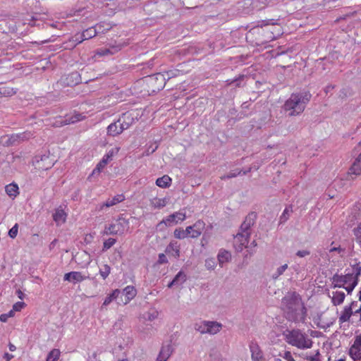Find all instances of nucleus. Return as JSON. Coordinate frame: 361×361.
Wrapping results in <instances>:
<instances>
[{"mask_svg": "<svg viewBox=\"0 0 361 361\" xmlns=\"http://www.w3.org/2000/svg\"><path fill=\"white\" fill-rule=\"evenodd\" d=\"M282 305L289 321L295 323L305 322L307 312L299 295L295 293L286 295L282 300Z\"/></svg>", "mask_w": 361, "mask_h": 361, "instance_id": "nucleus-1", "label": "nucleus"}, {"mask_svg": "<svg viewBox=\"0 0 361 361\" xmlns=\"http://www.w3.org/2000/svg\"><path fill=\"white\" fill-rule=\"evenodd\" d=\"M309 92H302L292 94L286 101L283 110L290 116H295L302 114L311 99Z\"/></svg>", "mask_w": 361, "mask_h": 361, "instance_id": "nucleus-2", "label": "nucleus"}, {"mask_svg": "<svg viewBox=\"0 0 361 361\" xmlns=\"http://www.w3.org/2000/svg\"><path fill=\"white\" fill-rule=\"evenodd\" d=\"M283 336L288 344L300 350L310 349L313 345L312 340L299 329H287L283 332Z\"/></svg>", "mask_w": 361, "mask_h": 361, "instance_id": "nucleus-3", "label": "nucleus"}, {"mask_svg": "<svg viewBox=\"0 0 361 361\" xmlns=\"http://www.w3.org/2000/svg\"><path fill=\"white\" fill-rule=\"evenodd\" d=\"M360 271L346 274L345 275L335 274L333 277L334 287L343 288L350 294L358 283V276Z\"/></svg>", "mask_w": 361, "mask_h": 361, "instance_id": "nucleus-4", "label": "nucleus"}, {"mask_svg": "<svg viewBox=\"0 0 361 361\" xmlns=\"http://www.w3.org/2000/svg\"><path fill=\"white\" fill-rule=\"evenodd\" d=\"M133 121V117L129 114H123L116 122L111 123L107 127V134L110 136H116L129 128Z\"/></svg>", "mask_w": 361, "mask_h": 361, "instance_id": "nucleus-5", "label": "nucleus"}, {"mask_svg": "<svg viewBox=\"0 0 361 361\" xmlns=\"http://www.w3.org/2000/svg\"><path fill=\"white\" fill-rule=\"evenodd\" d=\"M128 220L119 218L114 223L106 226L103 233L104 235H122L128 231Z\"/></svg>", "mask_w": 361, "mask_h": 361, "instance_id": "nucleus-6", "label": "nucleus"}, {"mask_svg": "<svg viewBox=\"0 0 361 361\" xmlns=\"http://www.w3.org/2000/svg\"><path fill=\"white\" fill-rule=\"evenodd\" d=\"M186 219V212L185 209H181L178 212H176L164 218L161 221L159 222L158 226L164 224L167 227H171L174 225L180 224Z\"/></svg>", "mask_w": 361, "mask_h": 361, "instance_id": "nucleus-7", "label": "nucleus"}, {"mask_svg": "<svg viewBox=\"0 0 361 361\" xmlns=\"http://www.w3.org/2000/svg\"><path fill=\"white\" fill-rule=\"evenodd\" d=\"M313 257L314 262L321 267L328 266L331 258L328 250L323 247L317 248Z\"/></svg>", "mask_w": 361, "mask_h": 361, "instance_id": "nucleus-8", "label": "nucleus"}, {"mask_svg": "<svg viewBox=\"0 0 361 361\" xmlns=\"http://www.w3.org/2000/svg\"><path fill=\"white\" fill-rule=\"evenodd\" d=\"M204 227V222L202 220H198L193 225L187 226L185 231L189 238H197L201 235Z\"/></svg>", "mask_w": 361, "mask_h": 361, "instance_id": "nucleus-9", "label": "nucleus"}, {"mask_svg": "<svg viewBox=\"0 0 361 361\" xmlns=\"http://www.w3.org/2000/svg\"><path fill=\"white\" fill-rule=\"evenodd\" d=\"M35 169L39 171H45L54 166V161L48 156L43 155L40 158L36 157L33 161Z\"/></svg>", "mask_w": 361, "mask_h": 361, "instance_id": "nucleus-10", "label": "nucleus"}, {"mask_svg": "<svg viewBox=\"0 0 361 361\" xmlns=\"http://www.w3.org/2000/svg\"><path fill=\"white\" fill-rule=\"evenodd\" d=\"M349 355L354 361L361 359V335L355 337L353 343L349 350Z\"/></svg>", "mask_w": 361, "mask_h": 361, "instance_id": "nucleus-11", "label": "nucleus"}, {"mask_svg": "<svg viewBox=\"0 0 361 361\" xmlns=\"http://www.w3.org/2000/svg\"><path fill=\"white\" fill-rule=\"evenodd\" d=\"M249 236V232L240 233L235 236L233 245L236 251L240 252L247 247Z\"/></svg>", "mask_w": 361, "mask_h": 361, "instance_id": "nucleus-12", "label": "nucleus"}, {"mask_svg": "<svg viewBox=\"0 0 361 361\" xmlns=\"http://www.w3.org/2000/svg\"><path fill=\"white\" fill-rule=\"evenodd\" d=\"M354 151L358 154V156L355 159L350 170L352 174L357 176L361 174V141L355 147Z\"/></svg>", "mask_w": 361, "mask_h": 361, "instance_id": "nucleus-13", "label": "nucleus"}, {"mask_svg": "<svg viewBox=\"0 0 361 361\" xmlns=\"http://www.w3.org/2000/svg\"><path fill=\"white\" fill-rule=\"evenodd\" d=\"M88 278V276L83 274L80 271H71L65 274L63 276L64 281H68L73 283L82 282Z\"/></svg>", "mask_w": 361, "mask_h": 361, "instance_id": "nucleus-14", "label": "nucleus"}, {"mask_svg": "<svg viewBox=\"0 0 361 361\" xmlns=\"http://www.w3.org/2000/svg\"><path fill=\"white\" fill-rule=\"evenodd\" d=\"M356 305L355 302H352L349 306H345L341 313L338 317V322L340 324H343L346 322H349L351 316L353 314V308Z\"/></svg>", "mask_w": 361, "mask_h": 361, "instance_id": "nucleus-15", "label": "nucleus"}, {"mask_svg": "<svg viewBox=\"0 0 361 361\" xmlns=\"http://www.w3.org/2000/svg\"><path fill=\"white\" fill-rule=\"evenodd\" d=\"M124 200L125 197L123 195H117L112 198L108 199L105 202L99 204L97 208L99 210H102L104 207H112L123 202Z\"/></svg>", "mask_w": 361, "mask_h": 361, "instance_id": "nucleus-16", "label": "nucleus"}, {"mask_svg": "<svg viewBox=\"0 0 361 361\" xmlns=\"http://www.w3.org/2000/svg\"><path fill=\"white\" fill-rule=\"evenodd\" d=\"M173 347L170 345H164L158 355L157 361H166L173 353Z\"/></svg>", "mask_w": 361, "mask_h": 361, "instance_id": "nucleus-17", "label": "nucleus"}, {"mask_svg": "<svg viewBox=\"0 0 361 361\" xmlns=\"http://www.w3.org/2000/svg\"><path fill=\"white\" fill-rule=\"evenodd\" d=\"M251 356L253 361H265L263 353L257 344L250 345Z\"/></svg>", "mask_w": 361, "mask_h": 361, "instance_id": "nucleus-18", "label": "nucleus"}, {"mask_svg": "<svg viewBox=\"0 0 361 361\" xmlns=\"http://www.w3.org/2000/svg\"><path fill=\"white\" fill-rule=\"evenodd\" d=\"M266 37L270 41L276 39L281 35V30L275 26L266 27L264 30Z\"/></svg>", "mask_w": 361, "mask_h": 361, "instance_id": "nucleus-19", "label": "nucleus"}, {"mask_svg": "<svg viewBox=\"0 0 361 361\" xmlns=\"http://www.w3.org/2000/svg\"><path fill=\"white\" fill-rule=\"evenodd\" d=\"M169 200L166 197H154L149 200V205L152 209H162L168 204Z\"/></svg>", "mask_w": 361, "mask_h": 361, "instance_id": "nucleus-20", "label": "nucleus"}, {"mask_svg": "<svg viewBox=\"0 0 361 361\" xmlns=\"http://www.w3.org/2000/svg\"><path fill=\"white\" fill-rule=\"evenodd\" d=\"M222 324L216 321H208L207 333L208 334L214 335L219 333L222 329Z\"/></svg>", "mask_w": 361, "mask_h": 361, "instance_id": "nucleus-21", "label": "nucleus"}, {"mask_svg": "<svg viewBox=\"0 0 361 361\" xmlns=\"http://www.w3.org/2000/svg\"><path fill=\"white\" fill-rule=\"evenodd\" d=\"M102 24H97L95 27H90L85 30L82 34L85 39H89L95 37L100 32Z\"/></svg>", "mask_w": 361, "mask_h": 361, "instance_id": "nucleus-22", "label": "nucleus"}, {"mask_svg": "<svg viewBox=\"0 0 361 361\" xmlns=\"http://www.w3.org/2000/svg\"><path fill=\"white\" fill-rule=\"evenodd\" d=\"M176 76V73L173 71H166L164 73H159L154 75V79L157 80H161L162 82V85H161V88H163L166 83V80H169L172 77ZM154 79V78H152Z\"/></svg>", "mask_w": 361, "mask_h": 361, "instance_id": "nucleus-23", "label": "nucleus"}, {"mask_svg": "<svg viewBox=\"0 0 361 361\" xmlns=\"http://www.w3.org/2000/svg\"><path fill=\"white\" fill-rule=\"evenodd\" d=\"M123 293L126 296L124 303L127 304L136 296L137 290L133 286H128L123 290Z\"/></svg>", "mask_w": 361, "mask_h": 361, "instance_id": "nucleus-24", "label": "nucleus"}, {"mask_svg": "<svg viewBox=\"0 0 361 361\" xmlns=\"http://www.w3.org/2000/svg\"><path fill=\"white\" fill-rule=\"evenodd\" d=\"M329 297L331 298V302L334 306L340 305H341L345 298V295L342 291H334L332 292V296Z\"/></svg>", "mask_w": 361, "mask_h": 361, "instance_id": "nucleus-25", "label": "nucleus"}, {"mask_svg": "<svg viewBox=\"0 0 361 361\" xmlns=\"http://www.w3.org/2000/svg\"><path fill=\"white\" fill-rule=\"evenodd\" d=\"M85 38L82 36V34H77L74 37H73L71 39H70L69 42H66V49H73L74 48L77 44L82 42L85 41Z\"/></svg>", "mask_w": 361, "mask_h": 361, "instance_id": "nucleus-26", "label": "nucleus"}, {"mask_svg": "<svg viewBox=\"0 0 361 361\" xmlns=\"http://www.w3.org/2000/svg\"><path fill=\"white\" fill-rule=\"evenodd\" d=\"M166 253L174 252L173 255L176 258L180 256V246L178 242L171 240L166 248Z\"/></svg>", "mask_w": 361, "mask_h": 361, "instance_id": "nucleus-27", "label": "nucleus"}, {"mask_svg": "<svg viewBox=\"0 0 361 361\" xmlns=\"http://www.w3.org/2000/svg\"><path fill=\"white\" fill-rule=\"evenodd\" d=\"M218 261L219 266L223 267L224 264L228 262H229L231 259V255L229 252L221 250L219 251L218 256Z\"/></svg>", "mask_w": 361, "mask_h": 361, "instance_id": "nucleus-28", "label": "nucleus"}, {"mask_svg": "<svg viewBox=\"0 0 361 361\" xmlns=\"http://www.w3.org/2000/svg\"><path fill=\"white\" fill-rule=\"evenodd\" d=\"M109 162V161L107 159V158L103 157L101 161L97 164L96 167L92 171L91 175L88 177V179H90L95 174L100 173L106 167Z\"/></svg>", "mask_w": 361, "mask_h": 361, "instance_id": "nucleus-29", "label": "nucleus"}, {"mask_svg": "<svg viewBox=\"0 0 361 361\" xmlns=\"http://www.w3.org/2000/svg\"><path fill=\"white\" fill-rule=\"evenodd\" d=\"M54 221L58 224L65 223L66 219V214L62 209H57L53 215Z\"/></svg>", "mask_w": 361, "mask_h": 361, "instance_id": "nucleus-30", "label": "nucleus"}, {"mask_svg": "<svg viewBox=\"0 0 361 361\" xmlns=\"http://www.w3.org/2000/svg\"><path fill=\"white\" fill-rule=\"evenodd\" d=\"M171 178L167 175L158 178L156 180V185L162 188H169L171 185Z\"/></svg>", "mask_w": 361, "mask_h": 361, "instance_id": "nucleus-31", "label": "nucleus"}, {"mask_svg": "<svg viewBox=\"0 0 361 361\" xmlns=\"http://www.w3.org/2000/svg\"><path fill=\"white\" fill-rule=\"evenodd\" d=\"M120 45L112 46L111 49H101L97 51V54L99 56H106L108 54H114L121 50Z\"/></svg>", "mask_w": 361, "mask_h": 361, "instance_id": "nucleus-32", "label": "nucleus"}, {"mask_svg": "<svg viewBox=\"0 0 361 361\" xmlns=\"http://www.w3.org/2000/svg\"><path fill=\"white\" fill-rule=\"evenodd\" d=\"M18 186L16 183H10L5 187L6 194L10 197H16L18 192Z\"/></svg>", "mask_w": 361, "mask_h": 361, "instance_id": "nucleus-33", "label": "nucleus"}, {"mask_svg": "<svg viewBox=\"0 0 361 361\" xmlns=\"http://www.w3.org/2000/svg\"><path fill=\"white\" fill-rule=\"evenodd\" d=\"M121 291L118 289H115L113 290V292L109 294L106 298L104 299V301L102 305V308H104V307H106L109 305L114 300L116 299L118 296L119 295Z\"/></svg>", "mask_w": 361, "mask_h": 361, "instance_id": "nucleus-34", "label": "nucleus"}, {"mask_svg": "<svg viewBox=\"0 0 361 361\" xmlns=\"http://www.w3.org/2000/svg\"><path fill=\"white\" fill-rule=\"evenodd\" d=\"M288 264H284L280 267H279L272 274L271 278L274 280H276L280 276L283 275V273L286 271L288 269Z\"/></svg>", "mask_w": 361, "mask_h": 361, "instance_id": "nucleus-35", "label": "nucleus"}, {"mask_svg": "<svg viewBox=\"0 0 361 361\" xmlns=\"http://www.w3.org/2000/svg\"><path fill=\"white\" fill-rule=\"evenodd\" d=\"M252 215H250L247 216L245 221L242 224L240 228L242 230V233H245V232H248L249 228L251 225L254 224V219L252 218Z\"/></svg>", "mask_w": 361, "mask_h": 361, "instance_id": "nucleus-36", "label": "nucleus"}, {"mask_svg": "<svg viewBox=\"0 0 361 361\" xmlns=\"http://www.w3.org/2000/svg\"><path fill=\"white\" fill-rule=\"evenodd\" d=\"M207 322L208 321H201L195 324V329L202 334L207 333Z\"/></svg>", "mask_w": 361, "mask_h": 361, "instance_id": "nucleus-37", "label": "nucleus"}, {"mask_svg": "<svg viewBox=\"0 0 361 361\" xmlns=\"http://www.w3.org/2000/svg\"><path fill=\"white\" fill-rule=\"evenodd\" d=\"M83 116L78 113H75L73 115L66 118L64 124L74 123L83 119Z\"/></svg>", "mask_w": 361, "mask_h": 361, "instance_id": "nucleus-38", "label": "nucleus"}, {"mask_svg": "<svg viewBox=\"0 0 361 361\" xmlns=\"http://www.w3.org/2000/svg\"><path fill=\"white\" fill-rule=\"evenodd\" d=\"M60 350L59 349L54 348L49 353L46 361H57L60 357Z\"/></svg>", "mask_w": 361, "mask_h": 361, "instance_id": "nucleus-39", "label": "nucleus"}, {"mask_svg": "<svg viewBox=\"0 0 361 361\" xmlns=\"http://www.w3.org/2000/svg\"><path fill=\"white\" fill-rule=\"evenodd\" d=\"M293 212V208L291 206H288L285 208L282 214L280 216V222H286L290 217V214Z\"/></svg>", "mask_w": 361, "mask_h": 361, "instance_id": "nucleus-40", "label": "nucleus"}, {"mask_svg": "<svg viewBox=\"0 0 361 361\" xmlns=\"http://www.w3.org/2000/svg\"><path fill=\"white\" fill-rule=\"evenodd\" d=\"M353 233L355 237L357 243L361 247V221L357 224V226L353 229Z\"/></svg>", "mask_w": 361, "mask_h": 361, "instance_id": "nucleus-41", "label": "nucleus"}, {"mask_svg": "<svg viewBox=\"0 0 361 361\" xmlns=\"http://www.w3.org/2000/svg\"><path fill=\"white\" fill-rule=\"evenodd\" d=\"M186 274L180 271L176 275L173 280L177 286H180L186 281Z\"/></svg>", "mask_w": 361, "mask_h": 361, "instance_id": "nucleus-42", "label": "nucleus"}, {"mask_svg": "<svg viewBox=\"0 0 361 361\" xmlns=\"http://www.w3.org/2000/svg\"><path fill=\"white\" fill-rule=\"evenodd\" d=\"M173 235L177 239H184L188 238L185 229L183 230L181 228H176L173 231Z\"/></svg>", "mask_w": 361, "mask_h": 361, "instance_id": "nucleus-43", "label": "nucleus"}, {"mask_svg": "<svg viewBox=\"0 0 361 361\" xmlns=\"http://www.w3.org/2000/svg\"><path fill=\"white\" fill-rule=\"evenodd\" d=\"M320 353L319 350H317L314 355H303L302 357L307 361H321L319 358Z\"/></svg>", "mask_w": 361, "mask_h": 361, "instance_id": "nucleus-44", "label": "nucleus"}, {"mask_svg": "<svg viewBox=\"0 0 361 361\" xmlns=\"http://www.w3.org/2000/svg\"><path fill=\"white\" fill-rule=\"evenodd\" d=\"M119 150H120L119 147H114V148L111 149L109 152H107L106 154H105L104 155V157L105 158H107V159L109 161H111L112 160L113 157L118 153Z\"/></svg>", "mask_w": 361, "mask_h": 361, "instance_id": "nucleus-45", "label": "nucleus"}, {"mask_svg": "<svg viewBox=\"0 0 361 361\" xmlns=\"http://www.w3.org/2000/svg\"><path fill=\"white\" fill-rule=\"evenodd\" d=\"M111 271V268L109 265L104 264L99 270L101 276L105 279L108 277Z\"/></svg>", "mask_w": 361, "mask_h": 361, "instance_id": "nucleus-46", "label": "nucleus"}, {"mask_svg": "<svg viewBox=\"0 0 361 361\" xmlns=\"http://www.w3.org/2000/svg\"><path fill=\"white\" fill-rule=\"evenodd\" d=\"M205 267L208 270H214L216 267V261L214 258H209L205 260Z\"/></svg>", "mask_w": 361, "mask_h": 361, "instance_id": "nucleus-47", "label": "nucleus"}, {"mask_svg": "<svg viewBox=\"0 0 361 361\" xmlns=\"http://www.w3.org/2000/svg\"><path fill=\"white\" fill-rule=\"evenodd\" d=\"M116 240L114 238H110L107 239L106 240H105L104 242L103 250H106L109 249L116 243Z\"/></svg>", "mask_w": 361, "mask_h": 361, "instance_id": "nucleus-48", "label": "nucleus"}, {"mask_svg": "<svg viewBox=\"0 0 361 361\" xmlns=\"http://www.w3.org/2000/svg\"><path fill=\"white\" fill-rule=\"evenodd\" d=\"M18 232V224H16L8 231V235L11 238H15Z\"/></svg>", "mask_w": 361, "mask_h": 361, "instance_id": "nucleus-49", "label": "nucleus"}, {"mask_svg": "<svg viewBox=\"0 0 361 361\" xmlns=\"http://www.w3.org/2000/svg\"><path fill=\"white\" fill-rule=\"evenodd\" d=\"M15 313L13 310H10L8 313L2 314L0 315V321L2 322H7L8 319L14 317Z\"/></svg>", "mask_w": 361, "mask_h": 361, "instance_id": "nucleus-50", "label": "nucleus"}, {"mask_svg": "<svg viewBox=\"0 0 361 361\" xmlns=\"http://www.w3.org/2000/svg\"><path fill=\"white\" fill-rule=\"evenodd\" d=\"M328 251L329 253L336 252L341 257H343L345 253V249L342 248L341 246L331 247Z\"/></svg>", "mask_w": 361, "mask_h": 361, "instance_id": "nucleus-51", "label": "nucleus"}, {"mask_svg": "<svg viewBox=\"0 0 361 361\" xmlns=\"http://www.w3.org/2000/svg\"><path fill=\"white\" fill-rule=\"evenodd\" d=\"M25 306V303L24 302H17L13 305V308L11 310L15 312H20L24 307Z\"/></svg>", "mask_w": 361, "mask_h": 361, "instance_id": "nucleus-52", "label": "nucleus"}, {"mask_svg": "<svg viewBox=\"0 0 361 361\" xmlns=\"http://www.w3.org/2000/svg\"><path fill=\"white\" fill-rule=\"evenodd\" d=\"M240 173H241L240 171H233V172H230L228 174L224 175V176H222L221 178L224 180V179H226V178H234V177H236L238 175H240Z\"/></svg>", "mask_w": 361, "mask_h": 361, "instance_id": "nucleus-53", "label": "nucleus"}, {"mask_svg": "<svg viewBox=\"0 0 361 361\" xmlns=\"http://www.w3.org/2000/svg\"><path fill=\"white\" fill-rule=\"evenodd\" d=\"M157 262L159 264H166L168 262L167 257H166V255L164 253H160L159 255V258H158Z\"/></svg>", "mask_w": 361, "mask_h": 361, "instance_id": "nucleus-54", "label": "nucleus"}, {"mask_svg": "<svg viewBox=\"0 0 361 361\" xmlns=\"http://www.w3.org/2000/svg\"><path fill=\"white\" fill-rule=\"evenodd\" d=\"M295 255H296V256L302 258V257H305L307 255H310V251H309L307 250H298Z\"/></svg>", "mask_w": 361, "mask_h": 361, "instance_id": "nucleus-55", "label": "nucleus"}, {"mask_svg": "<svg viewBox=\"0 0 361 361\" xmlns=\"http://www.w3.org/2000/svg\"><path fill=\"white\" fill-rule=\"evenodd\" d=\"M282 357L287 361H295V359L290 351H285Z\"/></svg>", "mask_w": 361, "mask_h": 361, "instance_id": "nucleus-56", "label": "nucleus"}, {"mask_svg": "<svg viewBox=\"0 0 361 361\" xmlns=\"http://www.w3.org/2000/svg\"><path fill=\"white\" fill-rule=\"evenodd\" d=\"M4 357L6 360V361H10L12 358H13V355L8 353H6L4 355Z\"/></svg>", "mask_w": 361, "mask_h": 361, "instance_id": "nucleus-57", "label": "nucleus"}, {"mask_svg": "<svg viewBox=\"0 0 361 361\" xmlns=\"http://www.w3.org/2000/svg\"><path fill=\"white\" fill-rule=\"evenodd\" d=\"M16 294L18 295V297L20 298V299H23V297H24V293L20 290H18L16 291Z\"/></svg>", "mask_w": 361, "mask_h": 361, "instance_id": "nucleus-58", "label": "nucleus"}, {"mask_svg": "<svg viewBox=\"0 0 361 361\" xmlns=\"http://www.w3.org/2000/svg\"><path fill=\"white\" fill-rule=\"evenodd\" d=\"M353 314H358L360 317L359 321H361V307L353 312Z\"/></svg>", "mask_w": 361, "mask_h": 361, "instance_id": "nucleus-59", "label": "nucleus"}, {"mask_svg": "<svg viewBox=\"0 0 361 361\" xmlns=\"http://www.w3.org/2000/svg\"><path fill=\"white\" fill-rule=\"evenodd\" d=\"M8 348H9V350L11 351H12V352L15 351L16 350V347L13 344H12L11 343H10L8 344Z\"/></svg>", "mask_w": 361, "mask_h": 361, "instance_id": "nucleus-60", "label": "nucleus"}, {"mask_svg": "<svg viewBox=\"0 0 361 361\" xmlns=\"http://www.w3.org/2000/svg\"><path fill=\"white\" fill-rule=\"evenodd\" d=\"M30 137V133H24L23 134L22 139H28Z\"/></svg>", "mask_w": 361, "mask_h": 361, "instance_id": "nucleus-61", "label": "nucleus"}, {"mask_svg": "<svg viewBox=\"0 0 361 361\" xmlns=\"http://www.w3.org/2000/svg\"><path fill=\"white\" fill-rule=\"evenodd\" d=\"M173 286H177V285L176 284L174 280L173 279V281L169 283L168 287L171 288Z\"/></svg>", "mask_w": 361, "mask_h": 361, "instance_id": "nucleus-62", "label": "nucleus"}, {"mask_svg": "<svg viewBox=\"0 0 361 361\" xmlns=\"http://www.w3.org/2000/svg\"><path fill=\"white\" fill-rule=\"evenodd\" d=\"M333 88H334V87H333V86H330V85H329V86H327V87H326V92H327L328 91H329L330 90H331V89H333Z\"/></svg>", "mask_w": 361, "mask_h": 361, "instance_id": "nucleus-63", "label": "nucleus"}, {"mask_svg": "<svg viewBox=\"0 0 361 361\" xmlns=\"http://www.w3.org/2000/svg\"><path fill=\"white\" fill-rule=\"evenodd\" d=\"M328 196H329V199H332V198H334L335 195L334 194H328Z\"/></svg>", "mask_w": 361, "mask_h": 361, "instance_id": "nucleus-64", "label": "nucleus"}]
</instances>
